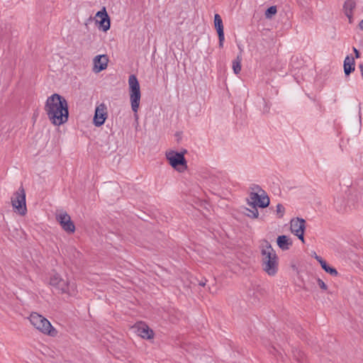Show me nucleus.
<instances>
[{
	"instance_id": "28",
	"label": "nucleus",
	"mask_w": 363,
	"mask_h": 363,
	"mask_svg": "<svg viewBox=\"0 0 363 363\" xmlns=\"http://www.w3.org/2000/svg\"><path fill=\"white\" fill-rule=\"evenodd\" d=\"M335 203L337 206V208L338 211H341L345 205L342 203L340 198H337L335 199Z\"/></svg>"
},
{
	"instance_id": "23",
	"label": "nucleus",
	"mask_w": 363,
	"mask_h": 363,
	"mask_svg": "<svg viewBox=\"0 0 363 363\" xmlns=\"http://www.w3.org/2000/svg\"><path fill=\"white\" fill-rule=\"evenodd\" d=\"M253 208L252 210L247 208V211H249V213L247 214V216L252 217L253 218H258L259 212H258V210H257V207H255V208Z\"/></svg>"
},
{
	"instance_id": "12",
	"label": "nucleus",
	"mask_w": 363,
	"mask_h": 363,
	"mask_svg": "<svg viewBox=\"0 0 363 363\" xmlns=\"http://www.w3.org/2000/svg\"><path fill=\"white\" fill-rule=\"evenodd\" d=\"M107 118L106 107L104 104L96 106L94 116L93 123L95 126L100 127L104 124Z\"/></svg>"
},
{
	"instance_id": "24",
	"label": "nucleus",
	"mask_w": 363,
	"mask_h": 363,
	"mask_svg": "<svg viewBox=\"0 0 363 363\" xmlns=\"http://www.w3.org/2000/svg\"><path fill=\"white\" fill-rule=\"evenodd\" d=\"M259 247H260V250H269V249L273 250L272 248V245H271L270 242L266 240H263L261 241Z\"/></svg>"
},
{
	"instance_id": "10",
	"label": "nucleus",
	"mask_w": 363,
	"mask_h": 363,
	"mask_svg": "<svg viewBox=\"0 0 363 363\" xmlns=\"http://www.w3.org/2000/svg\"><path fill=\"white\" fill-rule=\"evenodd\" d=\"M56 220L62 228L67 233H73L75 231V225L71 217L67 212H61L56 215Z\"/></svg>"
},
{
	"instance_id": "34",
	"label": "nucleus",
	"mask_w": 363,
	"mask_h": 363,
	"mask_svg": "<svg viewBox=\"0 0 363 363\" xmlns=\"http://www.w3.org/2000/svg\"><path fill=\"white\" fill-rule=\"evenodd\" d=\"M180 152H184V155L187 152V150L184 149Z\"/></svg>"
},
{
	"instance_id": "4",
	"label": "nucleus",
	"mask_w": 363,
	"mask_h": 363,
	"mask_svg": "<svg viewBox=\"0 0 363 363\" xmlns=\"http://www.w3.org/2000/svg\"><path fill=\"white\" fill-rule=\"evenodd\" d=\"M128 84L131 108L134 113H137L140 106L141 93L140 84L135 75L129 76Z\"/></svg>"
},
{
	"instance_id": "6",
	"label": "nucleus",
	"mask_w": 363,
	"mask_h": 363,
	"mask_svg": "<svg viewBox=\"0 0 363 363\" xmlns=\"http://www.w3.org/2000/svg\"><path fill=\"white\" fill-rule=\"evenodd\" d=\"M50 284L60 294H67L69 296L74 295V286L70 285L67 281L62 279L58 274H55L50 277Z\"/></svg>"
},
{
	"instance_id": "20",
	"label": "nucleus",
	"mask_w": 363,
	"mask_h": 363,
	"mask_svg": "<svg viewBox=\"0 0 363 363\" xmlns=\"http://www.w3.org/2000/svg\"><path fill=\"white\" fill-rule=\"evenodd\" d=\"M277 12V6H269L266 11H265V17L267 18H272Z\"/></svg>"
},
{
	"instance_id": "15",
	"label": "nucleus",
	"mask_w": 363,
	"mask_h": 363,
	"mask_svg": "<svg viewBox=\"0 0 363 363\" xmlns=\"http://www.w3.org/2000/svg\"><path fill=\"white\" fill-rule=\"evenodd\" d=\"M138 335L144 339L150 340L154 337V332L146 324L140 323L138 326Z\"/></svg>"
},
{
	"instance_id": "1",
	"label": "nucleus",
	"mask_w": 363,
	"mask_h": 363,
	"mask_svg": "<svg viewBox=\"0 0 363 363\" xmlns=\"http://www.w3.org/2000/svg\"><path fill=\"white\" fill-rule=\"evenodd\" d=\"M45 111L49 120L55 125H60L68 121L69 108L65 98L58 94L48 97Z\"/></svg>"
},
{
	"instance_id": "26",
	"label": "nucleus",
	"mask_w": 363,
	"mask_h": 363,
	"mask_svg": "<svg viewBox=\"0 0 363 363\" xmlns=\"http://www.w3.org/2000/svg\"><path fill=\"white\" fill-rule=\"evenodd\" d=\"M250 189L253 191L252 192H258V194H266V192L257 184H253Z\"/></svg>"
},
{
	"instance_id": "11",
	"label": "nucleus",
	"mask_w": 363,
	"mask_h": 363,
	"mask_svg": "<svg viewBox=\"0 0 363 363\" xmlns=\"http://www.w3.org/2000/svg\"><path fill=\"white\" fill-rule=\"evenodd\" d=\"M96 23L99 24V28L106 32L111 27V19L105 7L96 12L95 16Z\"/></svg>"
},
{
	"instance_id": "30",
	"label": "nucleus",
	"mask_w": 363,
	"mask_h": 363,
	"mask_svg": "<svg viewBox=\"0 0 363 363\" xmlns=\"http://www.w3.org/2000/svg\"><path fill=\"white\" fill-rule=\"evenodd\" d=\"M353 51L356 58H359L360 57L359 51L354 47H353Z\"/></svg>"
},
{
	"instance_id": "33",
	"label": "nucleus",
	"mask_w": 363,
	"mask_h": 363,
	"mask_svg": "<svg viewBox=\"0 0 363 363\" xmlns=\"http://www.w3.org/2000/svg\"><path fill=\"white\" fill-rule=\"evenodd\" d=\"M272 350H271V351H270L271 352H273V353H274V352H277V350H276V348H275L274 347H272Z\"/></svg>"
},
{
	"instance_id": "2",
	"label": "nucleus",
	"mask_w": 363,
	"mask_h": 363,
	"mask_svg": "<svg viewBox=\"0 0 363 363\" xmlns=\"http://www.w3.org/2000/svg\"><path fill=\"white\" fill-rule=\"evenodd\" d=\"M279 264V258L276 251H261L260 265L268 276L274 277L277 274Z\"/></svg>"
},
{
	"instance_id": "31",
	"label": "nucleus",
	"mask_w": 363,
	"mask_h": 363,
	"mask_svg": "<svg viewBox=\"0 0 363 363\" xmlns=\"http://www.w3.org/2000/svg\"><path fill=\"white\" fill-rule=\"evenodd\" d=\"M206 281H207L206 279H204V281H200L199 284L200 286H204L206 285Z\"/></svg>"
},
{
	"instance_id": "17",
	"label": "nucleus",
	"mask_w": 363,
	"mask_h": 363,
	"mask_svg": "<svg viewBox=\"0 0 363 363\" xmlns=\"http://www.w3.org/2000/svg\"><path fill=\"white\" fill-rule=\"evenodd\" d=\"M344 72L345 76H349L354 71L355 62L354 58L347 55L344 60Z\"/></svg>"
},
{
	"instance_id": "14",
	"label": "nucleus",
	"mask_w": 363,
	"mask_h": 363,
	"mask_svg": "<svg viewBox=\"0 0 363 363\" xmlns=\"http://www.w3.org/2000/svg\"><path fill=\"white\" fill-rule=\"evenodd\" d=\"M108 60L106 55H96L94 58V71L100 72L107 67Z\"/></svg>"
},
{
	"instance_id": "9",
	"label": "nucleus",
	"mask_w": 363,
	"mask_h": 363,
	"mask_svg": "<svg viewBox=\"0 0 363 363\" xmlns=\"http://www.w3.org/2000/svg\"><path fill=\"white\" fill-rule=\"evenodd\" d=\"M290 225L291 233L296 235L303 242H304L306 220L301 218H293L291 220Z\"/></svg>"
},
{
	"instance_id": "16",
	"label": "nucleus",
	"mask_w": 363,
	"mask_h": 363,
	"mask_svg": "<svg viewBox=\"0 0 363 363\" xmlns=\"http://www.w3.org/2000/svg\"><path fill=\"white\" fill-rule=\"evenodd\" d=\"M356 7V3L354 0H346L343 5V11L348 18L349 22L352 23V11Z\"/></svg>"
},
{
	"instance_id": "19",
	"label": "nucleus",
	"mask_w": 363,
	"mask_h": 363,
	"mask_svg": "<svg viewBox=\"0 0 363 363\" xmlns=\"http://www.w3.org/2000/svg\"><path fill=\"white\" fill-rule=\"evenodd\" d=\"M241 55H238L236 59L233 61V69L235 74H238L241 71Z\"/></svg>"
},
{
	"instance_id": "21",
	"label": "nucleus",
	"mask_w": 363,
	"mask_h": 363,
	"mask_svg": "<svg viewBox=\"0 0 363 363\" xmlns=\"http://www.w3.org/2000/svg\"><path fill=\"white\" fill-rule=\"evenodd\" d=\"M323 269H324L325 272H326L327 273L330 274L332 276L336 277L338 274V272L336 270V269L329 266L328 264H327Z\"/></svg>"
},
{
	"instance_id": "7",
	"label": "nucleus",
	"mask_w": 363,
	"mask_h": 363,
	"mask_svg": "<svg viewBox=\"0 0 363 363\" xmlns=\"http://www.w3.org/2000/svg\"><path fill=\"white\" fill-rule=\"evenodd\" d=\"M169 164L177 171L182 172L187 169V162L184 152L171 150L166 155Z\"/></svg>"
},
{
	"instance_id": "22",
	"label": "nucleus",
	"mask_w": 363,
	"mask_h": 363,
	"mask_svg": "<svg viewBox=\"0 0 363 363\" xmlns=\"http://www.w3.org/2000/svg\"><path fill=\"white\" fill-rule=\"evenodd\" d=\"M285 212V208L284 206L281 203H278L277 205V213L279 218H282L284 216Z\"/></svg>"
},
{
	"instance_id": "27",
	"label": "nucleus",
	"mask_w": 363,
	"mask_h": 363,
	"mask_svg": "<svg viewBox=\"0 0 363 363\" xmlns=\"http://www.w3.org/2000/svg\"><path fill=\"white\" fill-rule=\"evenodd\" d=\"M317 283L321 289L325 290V291L328 289L327 285L325 284V282L321 279L318 278L317 279Z\"/></svg>"
},
{
	"instance_id": "8",
	"label": "nucleus",
	"mask_w": 363,
	"mask_h": 363,
	"mask_svg": "<svg viewBox=\"0 0 363 363\" xmlns=\"http://www.w3.org/2000/svg\"><path fill=\"white\" fill-rule=\"evenodd\" d=\"M270 203V200L267 194H258V192H251L250 194V200H247V204L252 208L259 207L262 208H267Z\"/></svg>"
},
{
	"instance_id": "18",
	"label": "nucleus",
	"mask_w": 363,
	"mask_h": 363,
	"mask_svg": "<svg viewBox=\"0 0 363 363\" xmlns=\"http://www.w3.org/2000/svg\"><path fill=\"white\" fill-rule=\"evenodd\" d=\"M277 243L281 250H289L292 246V240L287 235H279Z\"/></svg>"
},
{
	"instance_id": "29",
	"label": "nucleus",
	"mask_w": 363,
	"mask_h": 363,
	"mask_svg": "<svg viewBox=\"0 0 363 363\" xmlns=\"http://www.w3.org/2000/svg\"><path fill=\"white\" fill-rule=\"evenodd\" d=\"M263 102L264 103V106L263 108V113H268L269 111V106H268L267 103L266 102V101L263 99Z\"/></svg>"
},
{
	"instance_id": "3",
	"label": "nucleus",
	"mask_w": 363,
	"mask_h": 363,
	"mask_svg": "<svg viewBox=\"0 0 363 363\" xmlns=\"http://www.w3.org/2000/svg\"><path fill=\"white\" fill-rule=\"evenodd\" d=\"M29 320L30 323L42 333L50 337L57 335V330L51 325L50 322L38 313H31Z\"/></svg>"
},
{
	"instance_id": "25",
	"label": "nucleus",
	"mask_w": 363,
	"mask_h": 363,
	"mask_svg": "<svg viewBox=\"0 0 363 363\" xmlns=\"http://www.w3.org/2000/svg\"><path fill=\"white\" fill-rule=\"evenodd\" d=\"M314 257L320 263L323 269L328 264V263L321 257L317 255L315 252H314Z\"/></svg>"
},
{
	"instance_id": "5",
	"label": "nucleus",
	"mask_w": 363,
	"mask_h": 363,
	"mask_svg": "<svg viewBox=\"0 0 363 363\" xmlns=\"http://www.w3.org/2000/svg\"><path fill=\"white\" fill-rule=\"evenodd\" d=\"M11 204L15 212L21 216L26 215L27 212L26 204V191L21 185L11 196Z\"/></svg>"
},
{
	"instance_id": "13",
	"label": "nucleus",
	"mask_w": 363,
	"mask_h": 363,
	"mask_svg": "<svg viewBox=\"0 0 363 363\" xmlns=\"http://www.w3.org/2000/svg\"><path fill=\"white\" fill-rule=\"evenodd\" d=\"M214 26L216 29L218 40H219V48L223 47V42L225 40L224 36V30H223V21L220 16L218 13H216L214 16Z\"/></svg>"
},
{
	"instance_id": "32",
	"label": "nucleus",
	"mask_w": 363,
	"mask_h": 363,
	"mask_svg": "<svg viewBox=\"0 0 363 363\" xmlns=\"http://www.w3.org/2000/svg\"><path fill=\"white\" fill-rule=\"evenodd\" d=\"M359 28L361 30H363V19L359 22Z\"/></svg>"
}]
</instances>
